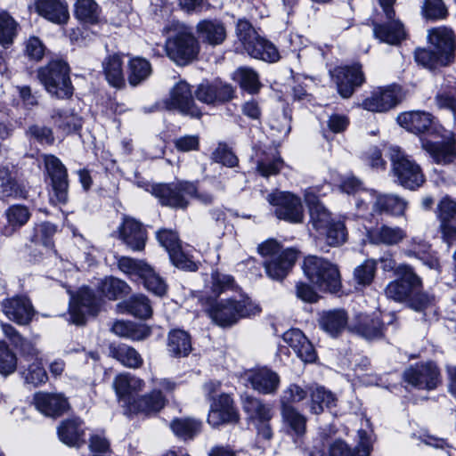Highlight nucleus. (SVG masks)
Wrapping results in <instances>:
<instances>
[{
    "label": "nucleus",
    "instance_id": "c9c22d12",
    "mask_svg": "<svg viewBox=\"0 0 456 456\" xmlns=\"http://www.w3.org/2000/svg\"><path fill=\"white\" fill-rule=\"evenodd\" d=\"M398 124L413 134L427 131L432 125V116L425 111H408L397 117Z\"/></svg>",
    "mask_w": 456,
    "mask_h": 456
},
{
    "label": "nucleus",
    "instance_id": "e433bc0d",
    "mask_svg": "<svg viewBox=\"0 0 456 456\" xmlns=\"http://www.w3.org/2000/svg\"><path fill=\"white\" fill-rule=\"evenodd\" d=\"M196 30L201 40L210 45H221L226 38V29L218 20H203L197 24Z\"/></svg>",
    "mask_w": 456,
    "mask_h": 456
},
{
    "label": "nucleus",
    "instance_id": "3c124183",
    "mask_svg": "<svg viewBox=\"0 0 456 456\" xmlns=\"http://www.w3.org/2000/svg\"><path fill=\"white\" fill-rule=\"evenodd\" d=\"M232 79L250 94L256 93L261 86L257 73L250 68L240 67L237 69L232 74Z\"/></svg>",
    "mask_w": 456,
    "mask_h": 456
},
{
    "label": "nucleus",
    "instance_id": "f03ea898",
    "mask_svg": "<svg viewBox=\"0 0 456 456\" xmlns=\"http://www.w3.org/2000/svg\"><path fill=\"white\" fill-rule=\"evenodd\" d=\"M163 32L167 35L166 52L173 61L178 65H186L197 57L199 43L184 24L171 21Z\"/></svg>",
    "mask_w": 456,
    "mask_h": 456
},
{
    "label": "nucleus",
    "instance_id": "13d9d810",
    "mask_svg": "<svg viewBox=\"0 0 456 456\" xmlns=\"http://www.w3.org/2000/svg\"><path fill=\"white\" fill-rule=\"evenodd\" d=\"M442 58L443 54L435 50V48L432 50L419 49L415 52L416 61L429 69H436L439 66L448 65L452 61L451 60H445V61H443V60H441Z\"/></svg>",
    "mask_w": 456,
    "mask_h": 456
},
{
    "label": "nucleus",
    "instance_id": "5701e85b",
    "mask_svg": "<svg viewBox=\"0 0 456 456\" xmlns=\"http://www.w3.org/2000/svg\"><path fill=\"white\" fill-rule=\"evenodd\" d=\"M233 94L232 86L220 80H216L213 83H201L195 92L196 98L207 104L230 101L233 98Z\"/></svg>",
    "mask_w": 456,
    "mask_h": 456
},
{
    "label": "nucleus",
    "instance_id": "2f4dec72",
    "mask_svg": "<svg viewBox=\"0 0 456 456\" xmlns=\"http://www.w3.org/2000/svg\"><path fill=\"white\" fill-rule=\"evenodd\" d=\"M35 6L40 16L53 23L63 24L69 18L68 4L63 0H37Z\"/></svg>",
    "mask_w": 456,
    "mask_h": 456
},
{
    "label": "nucleus",
    "instance_id": "c03bdc74",
    "mask_svg": "<svg viewBox=\"0 0 456 456\" xmlns=\"http://www.w3.org/2000/svg\"><path fill=\"white\" fill-rule=\"evenodd\" d=\"M151 65L144 58L133 57L127 64V79L131 86H136L146 80L151 74Z\"/></svg>",
    "mask_w": 456,
    "mask_h": 456
},
{
    "label": "nucleus",
    "instance_id": "ddd939ff",
    "mask_svg": "<svg viewBox=\"0 0 456 456\" xmlns=\"http://www.w3.org/2000/svg\"><path fill=\"white\" fill-rule=\"evenodd\" d=\"M267 201L275 208L274 213L279 219L290 223H301L304 211L301 200L294 194L286 191L270 193Z\"/></svg>",
    "mask_w": 456,
    "mask_h": 456
},
{
    "label": "nucleus",
    "instance_id": "864d4df0",
    "mask_svg": "<svg viewBox=\"0 0 456 456\" xmlns=\"http://www.w3.org/2000/svg\"><path fill=\"white\" fill-rule=\"evenodd\" d=\"M170 428L178 437L192 439L200 432L201 422L194 419H176L171 422Z\"/></svg>",
    "mask_w": 456,
    "mask_h": 456
},
{
    "label": "nucleus",
    "instance_id": "a878e982",
    "mask_svg": "<svg viewBox=\"0 0 456 456\" xmlns=\"http://www.w3.org/2000/svg\"><path fill=\"white\" fill-rule=\"evenodd\" d=\"M119 238L132 250L141 251L144 248L147 235L142 224L131 217H125L118 228Z\"/></svg>",
    "mask_w": 456,
    "mask_h": 456
},
{
    "label": "nucleus",
    "instance_id": "2eb2a0df",
    "mask_svg": "<svg viewBox=\"0 0 456 456\" xmlns=\"http://www.w3.org/2000/svg\"><path fill=\"white\" fill-rule=\"evenodd\" d=\"M401 88L393 85L374 88L361 103L362 109L371 112H387L401 101Z\"/></svg>",
    "mask_w": 456,
    "mask_h": 456
},
{
    "label": "nucleus",
    "instance_id": "8fccbe9b",
    "mask_svg": "<svg viewBox=\"0 0 456 456\" xmlns=\"http://www.w3.org/2000/svg\"><path fill=\"white\" fill-rule=\"evenodd\" d=\"M110 355L126 367L136 369L142 364L141 354L133 347L121 344L110 348Z\"/></svg>",
    "mask_w": 456,
    "mask_h": 456
},
{
    "label": "nucleus",
    "instance_id": "774afa93",
    "mask_svg": "<svg viewBox=\"0 0 456 456\" xmlns=\"http://www.w3.org/2000/svg\"><path fill=\"white\" fill-rule=\"evenodd\" d=\"M25 381L33 386H38L47 380V374L42 363L37 360L30 363L26 370L23 371Z\"/></svg>",
    "mask_w": 456,
    "mask_h": 456
},
{
    "label": "nucleus",
    "instance_id": "37998d69",
    "mask_svg": "<svg viewBox=\"0 0 456 456\" xmlns=\"http://www.w3.org/2000/svg\"><path fill=\"white\" fill-rule=\"evenodd\" d=\"M111 330L116 335L132 340H143L151 335V328L145 324H136L132 322L116 321Z\"/></svg>",
    "mask_w": 456,
    "mask_h": 456
},
{
    "label": "nucleus",
    "instance_id": "a18cd8bd",
    "mask_svg": "<svg viewBox=\"0 0 456 456\" xmlns=\"http://www.w3.org/2000/svg\"><path fill=\"white\" fill-rule=\"evenodd\" d=\"M167 350L173 356H187L191 351L190 335L183 330L170 331L167 339Z\"/></svg>",
    "mask_w": 456,
    "mask_h": 456
},
{
    "label": "nucleus",
    "instance_id": "f257e3e1",
    "mask_svg": "<svg viewBox=\"0 0 456 456\" xmlns=\"http://www.w3.org/2000/svg\"><path fill=\"white\" fill-rule=\"evenodd\" d=\"M305 200L309 208L310 223L320 234L325 235L330 246H338L346 241V231L340 221H334L328 209L319 201L315 188L305 192Z\"/></svg>",
    "mask_w": 456,
    "mask_h": 456
},
{
    "label": "nucleus",
    "instance_id": "4be33fe9",
    "mask_svg": "<svg viewBox=\"0 0 456 456\" xmlns=\"http://www.w3.org/2000/svg\"><path fill=\"white\" fill-rule=\"evenodd\" d=\"M2 311L9 320L20 325L29 323L35 313L30 300L26 297H13L4 300Z\"/></svg>",
    "mask_w": 456,
    "mask_h": 456
},
{
    "label": "nucleus",
    "instance_id": "5fc2aeb1",
    "mask_svg": "<svg viewBox=\"0 0 456 456\" xmlns=\"http://www.w3.org/2000/svg\"><path fill=\"white\" fill-rule=\"evenodd\" d=\"M99 289L105 297L112 300L123 295H126L130 291V287L126 282L114 277H106L102 280Z\"/></svg>",
    "mask_w": 456,
    "mask_h": 456
},
{
    "label": "nucleus",
    "instance_id": "bf43d9fd",
    "mask_svg": "<svg viewBox=\"0 0 456 456\" xmlns=\"http://www.w3.org/2000/svg\"><path fill=\"white\" fill-rule=\"evenodd\" d=\"M377 261L367 259L362 264L356 266L354 270V279L355 282L362 286L370 285L376 273Z\"/></svg>",
    "mask_w": 456,
    "mask_h": 456
},
{
    "label": "nucleus",
    "instance_id": "412c9836",
    "mask_svg": "<svg viewBox=\"0 0 456 456\" xmlns=\"http://www.w3.org/2000/svg\"><path fill=\"white\" fill-rule=\"evenodd\" d=\"M239 414L233 406V401L227 394H221L214 398L210 406L208 422L213 427L225 423H235Z\"/></svg>",
    "mask_w": 456,
    "mask_h": 456
},
{
    "label": "nucleus",
    "instance_id": "f704fd0d",
    "mask_svg": "<svg viewBox=\"0 0 456 456\" xmlns=\"http://www.w3.org/2000/svg\"><path fill=\"white\" fill-rule=\"evenodd\" d=\"M166 236L171 237V244H167L166 240H164L165 237L163 235L160 236V240L168 247V254L172 263L180 269L195 271L198 268L197 264L190 252L184 251V249L182 248L179 239L169 232H167Z\"/></svg>",
    "mask_w": 456,
    "mask_h": 456
},
{
    "label": "nucleus",
    "instance_id": "0eeeda50",
    "mask_svg": "<svg viewBox=\"0 0 456 456\" xmlns=\"http://www.w3.org/2000/svg\"><path fill=\"white\" fill-rule=\"evenodd\" d=\"M38 79L45 90L59 99L69 98L73 87L69 78V69L62 61H53L38 69Z\"/></svg>",
    "mask_w": 456,
    "mask_h": 456
},
{
    "label": "nucleus",
    "instance_id": "bb28decb",
    "mask_svg": "<svg viewBox=\"0 0 456 456\" xmlns=\"http://www.w3.org/2000/svg\"><path fill=\"white\" fill-rule=\"evenodd\" d=\"M406 237L405 230L387 224H381L366 232V240L373 245L395 246L403 241Z\"/></svg>",
    "mask_w": 456,
    "mask_h": 456
},
{
    "label": "nucleus",
    "instance_id": "680f3d73",
    "mask_svg": "<svg viewBox=\"0 0 456 456\" xmlns=\"http://www.w3.org/2000/svg\"><path fill=\"white\" fill-rule=\"evenodd\" d=\"M308 391L304 387L297 385L290 384L287 387L281 395V408L285 406H292L291 403H296L303 401L306 398Z\"/></svg>",
    "mask_w": 456,
    "mask_h": 456
},
{
    "label": "nucleus",
    "instance_id": "69168bd1",
    "mask_svg": "<svg viewBox=\"0 0 456 456\" xmlns=\"http://www.w3.org/2000/svg\"><path fill=\"white\" fill-rule=\"evenodd\" d=\"M395 275L398 281L404 282L414 290L422 286L421 278L408 265H399L395 269Z\"/></svg>",
    "mask_w": 456,
    "mask_h": 456
},
{
    "label": "nucleus",
    "instance_id": "9b49d317",
    "mask_svg": "<svg viewBox=\"0 0 456 456\" xmlns=\"http://www.w3.org/2000/svg\"><path fill=\"white\" fill-rule=\"evenodd\" d=\"M121 272L133 280H142L146 289L157 296H163L167 292L165 281L155 273L153 268L142 260L122 256L118 261Z\"/></svg>",
    "mask_w": 456,
    "mask_h": 456
},
{
    "label": "nucleus",
    "instance_id": "20e7f679",
    "mask_svg": "<svg viewBox=\"0 0 456 456\" xmlns=\"http://www.w3.org/2000/svg\"><path fill=\"white\" fill-rule=\"evenodd\" d=\"M151 193L159 200L162 205L176 208H184L192 198L208 204L213 200L209 193H199L196 185L188 181H180L168 184L152 186Z\"/></svg>",
    "mask_w": 456,
    "mask_h": 456
},
{
    "label": "nucleus",
    "instance_id": "b1692460",
    "mask_svg": "<svg viewBox=\"0 0 456 456\" xmlns=\"http://www.w3.org/2000/svg\"><path fill=\"white\" fill-rule=\"evenodd\" d=\"M421 146L436 164L447 165L456 158V140L452 134L444 142L421 140Z\"/></svg>",
    "mask_w": 456,
    "mask_h": 456
},
{
    "label": "nucleus",
    "instance_id": "dca6fc26",
    "mask_svg": "<svg viewBox=\"0 0 456 456\" xmlns=\"http://www.w3.org/2000/svg\"><path fill=\"white\" fill-rule=\"evenodd\" d=\"M45 168L52 178L51 201L64 204L68 200L67 170L61 161L53 155H44Z\"/></svg>",
    "mask_w": 456,
    "mask_h": 456
},
{
    "label": "nucleus",
    "instance_id": "c756f323",
    "mask_svg": "<svg viewBox=\"0 0 456 456\" xmlns=\"http://www.w3.org/2000/svg\"><path fill=\"white\" fill-rule=\"evenodd\" d=\"M436 214L443 233L447 237L456 236V199L449 195L442 197Z\"/></svg>",
    "mask_w": 456,
    "mask_h": 456
},
{
    "label": "nucleus",
    "instance_id": "4c0bfd02",
    "mask_svg": "<svg viewBox=\"0 0 456 456\" xmlns=\"http://www.w3.org/2000/svg\"><path fill=\"white\" fill-rule=\"evenodd\" d=\"M283 427L293 437H301L306 431V417L294 406L281 408Z\"/></svg>",
    "mask_w": 456,
    "mask_h": 456
},
{
    "label": "nucleus",
    "instance_id": "f3484780",
    "mask_svg": "<svg viewBox=\"0 0 456 456\" xmlns=\"http://www.w3.org/2000/svg\"><path fill=\"white\" fill-rule=\"evenodd\" d=\"M144 386L143 379L130 373H122L114 379L113 387L124 408L125 414L138 397V394L143 390Z\"/></svg>",
    "mask_w": 456,
    "mask_h": 456
},
{
    "label": "nucleus",
    "instance_id": "4468645a",
    "mask_svg": "<svg viewBox=\"0 0 456 456\" xmlns=\"http://www.w3.org/2000/svg\"><path fill=\"white\" fill-rule=\"evenodd\" d=\"M403 379L419 389L433 390L441 383V374L435 362H428L406 369Z\"/></svg>",
    "mask_w": 456,
    "mask_h": 456
},
{
    "label": "nucleus",
    "instance_id": "603ef678",
    "mask_svg": "<svg viewBox=\"0 0 456 456\" xmlns=\"http://www.w3.org/2000/svg\"><path fill=\"white\" fill-rule=\"evenodd\" d=\"M18 22L7 12H0V45L7 48L18 34Z\"/></svg>",
    "mask_w": 456,
    "mask_h": 456
},
{
    "label": "nucleus",
    "instance_id": "39448f33",
    "mask_svg": "<svg viewBox=\"0 0 456 456\" xmlns=\"http://www.w3.org/2000/svg\"><path fill=\"white\" fill-rule=\"evenodd\" d=\"M258 252L265 257L264 267L269 278L284 279L294 265L297 253L292 248L283 249L274 240H267L258 246Z\"/></svg>",
    "mask_w": 456,
    "mask_h": 456
},
{
    "label": "nucleus",
    "instance_id": "338daca9",
    "mask_svg": "<svg viewBox=\"0 0 456 456\" xmlns=\"http://www.w3.org/2000/svg\"><path fill=\"white\" fill-rule=\"evenodd\" d=\"M29 216L28 209L21 205L12 206L6 211L8 224L13 228L24 225L29 219Z\"/></svg>",
    "mask_w": 456,
    "mask_h": 456
},
{
    "label": "nucleus",
    "instance_id": "f8f14e48",
    "mask_svg": "<svg viewBox=\"0 0 456 456\" xmlns=\"http://www.w3.org/2000/svg\"><path fill=\"white\" fill-rule=\"evenodd\" d=\"M395 0H379L380 6L386 16L387 22L379 24L377 19L373 20V34L380 42L388 45H397L404 38V30L402 23L395 20L393 4Z\"/></svg>",
    "mask_w": 456,
    "mask_h": 456
},
{
    "label": "nucleus",
    "instance_id": "393cba45",
    "mask_svg": "<svg viewBox=\"0 0 456 456\" xmlns=\"http://www.w3.org/2000/svg\"><path fill=\"white\" fill-rule=\"evenodd\" d=\"M336 83L340 95L344 98L350 97L356 86L364 82V77L359 64L352 67H339L334 69Z\"/></svg>",
    "mask_w": 456,
    "mask_h": 456
},
{
    "label": "nucleus",
    "instance_id": "c85d7f7f",
    "mask_svg": "<svg viewBox=\"0 0 456 456\" xmlns=\"http://www.w3.org/2000/svg\"><path fill=\"white\" fill-rule=\"evenodd\" d=\"M430 45L443 54V61L453 59L455 50V36L452 29L446 27H437L428 31Z\"/></svg>",
    "mask_w": 456,
    "mask_h": 456
},
{
    "label": "nucleus",
    "instance_id": "423d86ee",
    "mask_svg": "<svg viewBox=\"0 0 456 456\" xmlns=\"http://www.w3.org/2000/svg\"><path fill=\"white\" fill-rule=\"evenodd\" d=\"M302 268L306 278L320 289L336 292L340 289L339 270L329 260L316 256H308L304 259Z\"/></svg>",
    "mask_w": 456,
    "mask_h": 456
},
{
    "label": "nucleus",
    "instance_id": "6ab92c4d",
    "mask_svg": "<svg viewBox=\"0 0 456 456\" xmlns=\"http://www.w3.org/2000/svg\"><path fill=\"white\" fill-rule=\"evenodd\" d=\"M98 311L97 300L92 291L82 288L69 303L70 320L77 325L84 324L86 315H94Z\"/></svg>",
    "mask_w": 456,
    "mask_h": 456
},
{
    "label": "nucleus",
    "instance_id": "7ed1b4c3",
    "mask_svg": "<svg viewBox=\"0 0 456 456\" xmlns=\"http://www.w3.org/2000/svg\"><path fill=\"white\" fill-rule=\"evenodd\" d=\"M259 312V306L244 295H240L239 298L232 297L211 303L208 309L211 319L223 327L232 325L240 318L255 315Z\"/></svg>",
    "mask_w": 456,
    "mask_h": 456
},
{
    "label": "nucleus",
    "instance_id": "052dcab7",
    "mask_svg": "<svg viewBox=\"0 0 456 456\" xmlns=\"http://www.w3.org/2000/svg\"><path fill=\"white\" fill-rule=\"evenodd\" d=\"M413 291V289L398 280L389 282L385 289L386 296L396 302H409Z\"/></svg>",
    "mask_w": 456,
    "mask_h": 456
},
{
    "label": "nucleus",
    "instance_id": "6e6d98bb",
    "mask_svg": "<svg viewBox=\"0 0 456 456\" xmlns=\"http://www.w3.org/2000/svg\"><path fill=\"white\" fill-rule=\"evenodd\" d=\"M100 7L94 0H77L75 15L87 23H96L100 17Z\"/></svg>",
    "mask_w": 456,
    "mask_h": 456
},
{
    "label": "nucleus",
    "instance_id": "ea45409f",
    "mask_svg": "<svg viewBox=\"0 0 456 456\" xmlns=\"http://www.w3.org/2000/svg\"><path fill=\"white\" fill-rule=\"evenodd\" d=\"M321 328L332 337L340 334L348 324L346 313L342 309H335L322 313L320 318Z\"/></svg>",
    "mask_w": 456,
    "mask_h": 456
},
{
    "label": "nucleus",
    "instance_id": "72a5a7b5",
    "mask_svg": "<svg viewBox=\"0 0 456 456\" xmlns=\"http://www.w3.org/2000/svg\"><path fill=\"white\" fill-rule=\"evenodd\" d=\"M383 328L379 317H371L362 314L356 315L355 320L348 326L351 332L356 333L368 340L381 338Z\"/></svg>",
    "mask_w": 456,
    "mask_h": 456
},
{
    "label": "nucleus",
    "instance_id": "79ce46f5",
    "mask_svg": "<svg viewBox=\"0 0 456 456\" xmlns=\"http://www.w3.org/2000/svg\"><path fill=\"white\" fill-rule=\"evenodd\" d=\"M122 58L119 54H110L102 61V69L108 83L117 88L125 85V77L122 69Z\"/></svg>",
    "mask_w": 456,
    "mask_h": 456
},
{
    "label": "nucleus",
    "instance_id": "0e129e2a",
    "mask_svg": "<svg viewBox=\"0 0 456 456\" xmlns=\"http://www.w3.org/2000/svg\"><path fill=\"white\" fill-rule=\"evenodd\" d=\"M422 15L427 20H442L447 16V8L443 0H425L422 5Z\"/></svg>",
    "mask_w": 456,
    "mask_h": 456
},
{
    "label": "nucleus",
    "instance_id": "49530a36",
    "mask_svg": "<svg viewBox=\"0 0 456 456\" xmlns=\"http://www.w3.org/2000/svg\"><path fill=\"white\" fill-rule=\"evenodd\" d=\"M237 288L232 276L219 272L211 274L210 283L205 286L206 293L210 292L208 299H216L222 293L235 290Z\"/></svg>",
    "mask_w": 456,
    "mask_h": 456
},
{
    "label": "nucleus",
    "instance_id": "e2e57ef3",
    "mask_svg": "<svg viewBox=\"0 0 456 456\" xmlns=\"http://www.w3.org/2000/svg\"><path fill=\"white\" fill-rule=\"evenodd\" d=\"M409 306L417 312L430 310L436 313V298L433 295L426 292H419L411 295L408 302Z\"/></svg>",
    "mask_w": 456,
    "mask_h": 456
},
{
    "label": "nucleus",
    "instance_id": "a19ab883",
    "mask_svg": "<svg viewBox=\"0 0 456 456\" xmlns=\"http://www.w3.org/2000/svg\"><path fill=\"white\" fill-rule=\"evenodd\" d=\"M118 312L129 314L137 318L146 319L151 316L152 308L149 299L142 294L135 295L117 305Z\"/></svg>",
    "mask_w": 456,
    "mask_h": 456
},
{
    "label": "nucleus",
    "instance_id": "4d7b16f0",
    "mask_svg": "<svg viewBox=\"0 0 456 456\" xmlns=\"http://www.w3.org/2000/svg\"><path fill=\"white\" fill-rule=\"evenodd\" d=\"M370 452V448L366 441H362L352 452L344 442L338 440L330 445L328 456H369ZM313 456H316V454L314 453Z\"/></svg>",
    "mask_w": 456,
    "mask_h": 456
},
{
    "label": "nucleus",
    "instance_id": "1a4fd4ad",
    "mask_svg": "<svg viewBox=\"0 0 456 456\" xmlns=\"http://www.w3.org/2000/svg\"><path fill=\"white\" fill-rule=\"evenodd\" d=\"M370 204L372 214L385 213L394 216H403L407 208V202L397 195L378 194L375 191H362L356 202L359 216H364Z\"/></svg>",
    "mask_w": 456,
    "mask_h": 456
},
{
    "label": "nucleus",
    "instance_id": "58836bf2",
    "mask_svg": "<svg viewBox=\"0 0 456 456\" xmlns=\"http://www.w3.org/2000/svg\"><path fill=\"white\" fill-rule=\"evenodd\" d=\"M248 55L266 62H276L280 60V53L273 44L260 37L258 35L244 48Z\"/></svg>",
    "mask_w": 456,
    "mask_h": 456
},
{
    "label": "nucleus",
    "instance_id": "de8ad7c7",
    "mask_svg": "<svg viewBox=\"0 0 456 456\" xmlns=\"http://www.w3.org/2000/svg\"><path fill=\"white\" fill-rule=\"evenodd\" d=\"M11 197H25V191L12 176L9 167L0 163V198Z\"/></svg>",
    "mask_w": 456,
    "mask_h": 456
},
{
    "label": "nucleus",
    "instance_id": "cd10ccee",
    "mask_svg": "<svg viewBox=\"0 0 456 456\" xmlns=\"http://www.w3.org/2000/svg\"><path fill=\"white\" fill-rule=\"evenodd\" d=\"M36 408L44 415L57 417L69 409L67 399L61 394L38 392L33 399Z\"/></svg>",
    "mask_w": 456,
    "mask_h": 456
},
{
    "label": "nucleus",
    "instance_id": "a211bd4d",
    "mask_svg": "<svg viewBox=\"0 0 456 456\" xmlns=\"http://www.w3.org/2000/svg\"><path fill=\"white\" fill-rule=\"evenodd\" d=\"M167 106L192 118L201 116V111L194 103L190 86L184 81H180L171 89Z\"/></svg>",
    "mask_w": 456,
    "mask_h": 456
},
{
    "label": "nucleus",
    "instance_id": "9d476101",
    "mask_svg": "<svg viewBox=\"0 0 456 456\" xmlns=\"http://www.w3.org/2000/svg\"><path fill=\"white\" fill-rule=\"evenodd\" d=\"M389 158L392 162L393 173L402 186L415 190L423 185L425 175L419 165L402 151L399 147H390Z\"/></svg>",
    "mask_w": 456,
    "mask_h": 456
},
{
    "label": "nucleus",
    "instance_id": "6e6552de",
    "mask_svg": "<svg viewBox=\"0 0 456 456\" xmlns=\"http://www.w3.org/2000/svg\"><path fill=\"white\" fill-rule=\"evenodd\" d=\"M153 387L150 393L138 395L126 411V415L143 414L150 416L156 414L164 408L167 403L164 393L172 392L175 388V383L167 379H151Z\"/></svg>",
    "mask_w": 456,
    "mask_h": 456
},
{
    "label": "nucleus",
    "instance_id": "7c9ffc66",
    "mask_svg": "<svg viewBox=\"0 0 456 456\" xmlns=\"http://www.w3.org/2000/svg\"><path fill=\"white\" fill-rule=\"evenodd\" d=\"M246 375L252 387L265 395L276 392L281 381L275 371L265 367L249 370Z\"/></svg>",
    "mask_w": 456,
    "mask_h": 456
},
{
    "label": "nucleus",
    "instance_id": "09e8293b",
    "mask_svg": "<svg viewBox=\"0 0 456 456\" xmlns=\"http://www.w3.org/2000/svg\"><path fill=\"white\" fill-rule=\"evenodd\" d=\"M311 400L309 403V410L313 414H321L324 408H330L335 404L336 397L329 390L323 387H315L310 391Z\"/></svg>",
    "mask_w": 456,
    "mask_h": 456
},
{
    "label": "nucleus",
    "instance_id": "473e14b6",
    "mask_svg": "<svg viewBox=\"0 0 456 456\" xmlns=\"http://www.w3.org/2000/svg\"><path fill=\"white\" fill-rule=\"evenodd\" d=\"M59 439L68 446L79 447L85 443V426L79 418H70L58 427Z\"/></svg>",
    "mask_w": 456,
    "mask_h": 456
},
{
    "label": "nucleus",
    "instance_id": "aec40b11",
    "mask_svg": "<svg viewBox=\"0 0 456 456\" xmlns=\"http://www.w3.org/2000/svg\"><path fill=\"white\" fill-rule=\"evenodd\" d=\"M244 408L256 426L258 435L265 439H270L273 435L269 424L273 417L271 406L263 403L259 399L248 398L244 403Z\"/></svg>",
    "mask_w": 456,
    "mask_h": 456
}]
</instances>
